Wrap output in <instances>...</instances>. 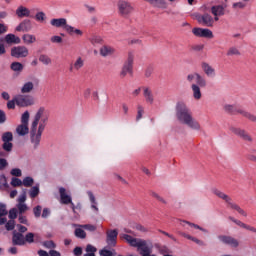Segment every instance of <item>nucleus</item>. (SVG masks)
Instances as JSON below:
<instances>
[{
    "mask_svg": "<svg viewBox=\"0 0 256 256\" xmlns=\"http://www.w3.org/2000/svg\"><path fill=\"white\" fill-rule=\"evenodd\" d=\"M120 239L126 241L130 247H136L141 256H151V247L147 244V240L135 238L129 234H120Z\"/></svg>",
    "mask_w": 256,
    "mask_h": 256,
    "instance_id": "1",
    "label": "nucleus"
},
{
    "mask_svg": "<svg viewBox=\"0 0 256 256\" xmlns=\"http://www.w3.org/2000/svg\"><path fill=\"white\" fill-rule=\"evenodd\" d=\"M6 231H13L12 232V244L23 246L25 245V236L23 233H27V227L23 225H5Z\"/></svg>",
    "mask_w": 256,
    "mask_h": 256,
    "instance_id": "2",
    "label": "nucleus"
},
{
    "mask_svg": "<svg viewBox=\"0 0 256 256\" xmlns=\"http://www.w3.org/2000/svg\"><path fill=\"white\" fill-rule=\"evenodd\" d=\"M34 101L31 98V96L26 95H17L12 100H9L7 103V107L9 109H15V105L17 107H31V105H34Z\"/></svg>",
    "mask_w": 256,
    "mask_h": 256,
    "instance_id": "3",
    "label": "nucleus"
},
{
    "mask_svg": "<svg viewBox=\"0 0 256 256\" xmlns=\"http://www.w3.org/2000/svg\"><path fill=\"white\" fill-rule=\"evenodd\" d=\"M29 117V111H25L21 116V124L16 128V133L21 137L29 133Z\"/></svg>",
    "mask_w": 256,
    "mask_h": 256,
    "instance_id": "4",
    "label": "nucleus"
},
{
    "mask_svg": "<svg viewBox=\"0 0 256 256\" xmlns=\"http://www.w3.org/2000/svg\"><path fill=\"white\" fill-rule=\"evenodd\" d=\"M27 55H29V49L25 46L13 47L11 49V56L16 57V59L25 58Z\"/></svg>",
    "mask_w": 256,
    "mask_h": 256,
    "instance_id": "5",
    "label": "nucleus"
},
{
    "mask_svg": "<svg viewBox=\"0 0 256 256\" xmlns=\"http://www.w3.org/2000/svg\"><path fill=\"white\" fill-rule=\"evenodd\" d=\"M51 25L53 27H63L68 33H73V26L67 25V19L65 18L52 19Z\"/></svg>",
    "mask_w": 256,
    "mask_h": 256,
    "instance_id": "6",
    "label": "nucleus"
},
{
    "mask_svg": "<svg viewBox=\"0 0 256 256\" xmlns=\"http://www.w3.org/2000/svg\"><path fill=\"white\" fill-rule=\"evenodd\" d=\"M193 35L196 37H204L206 39H213V31L207 28H193Z\"/></svg>",
    "mask_w": 256,
    "mask_h": 256,
    "instance_id": "7",
    "label": "nucleus"
},
{
    "mask_svg": "<svg viewBox=\"0 0 256 256\" xmlns=\"http://www.w3.org/2000/svg\"><path fill=\"white\" fill-rule=\"evenodd\" d=\"M117 235H119V232L116 229L107 232L106 243L109 247L117 245Z\"/></svg>",
    "mask_w": 256,
    "mask_h": 256,
    "instance_id": "8",
    "label": "nucleus"
},
{
    "mask_svg": "<svg viewBox=\"0 0 256 256\" xmlns=\"http://www.w3.org/2000/svg\"><path fill=\"white\" fill-rule=\"evenodd\" d=\"M59 193H60L61 203H63L64 205H69V203L72 204L71 196H69V194H67V190L65 188H63V187L60 188ZM72 209L75 213V205L74 204H72Z\"/></svg>",
    "mask_w": 256,
    "mask_h": 256,
    "instance_id": "9",
    "label": "nucleus"
},
{
    "mask_svg": "<svg viewBox=\"0 0 256 256\" xmlns=\"http://www.w3.org/2000/svg\"><path fill=\"white\" fill-rule=\"evenodd\" d=\"M196 19L198 23H202L203 25H207V27H213V17L209 14L197 15Z\"/></svg>",
    "mask_w": 256,
    "mask_h": 256,
    "instance_id": "10",
    "label": "nucleus"
},
{
    "mask_svg": "<svg viewBox=\"0 0 256 256\" xmlns=\"http://www.w3.org/2000/svg\"><path fill=\"white\" fill-rule=\"evenodd\" d=\"M219 239L225 245H230V247H239V241L231 236H219Z\"/></svg>",
    "mask_w": 256,
    "mask_h": 256,
    "instance_id": "11",
    "label": "nucleus"
},
{
    "mask_svg": "<svg viewBox=\"0 0 256 256\" xmlns=\"http://www.w3.org/2000/svg\"><path fill=\"white\" fill-rule=\"evenodd\" d=\"M178 117L180 121H183V123H186L187 125H191V123H193V118L191 117V115H189V112H187L186 110L181 111Z\"/></svg>",
    "mask_w": 256,
    "mask_h": 256,
    "instance_id": "12",
    "label": "nucleus"
},
{
    "mask_svg": "<svg viewBox=\"0 0 256 256\" xmlns=\"http://www.w3.org/2000/svg\"><path fill=\"white\" fill-rule=\"evenodd\" d=\"M43 129H44L43 125H40L36 134L32 132V141L36 145H38L39 141H41V135L43 133Z\"/></svg>",
    "mask_w": 256,
    "mask_h": 256,
    "instance_id": "13",
    "label": "nucleus"
},
{
    "mask_svg": "<svg viewBox=\"0 0 256 256\" xmlns=\"http://www.w3.org/2000/svg\"><path fill=\"white\" fill-rule=\"evenodd\" d=\"M16 15L18 17H29V15H31V11H29V9L20 6L17 10H16Z\"/></svg>",
    "mask_w": 256,
    "mask_h": 256,
    "instance_id": "14",
    "label": "nucleus"
},
{
    "mask_svg": "<svg viewBox=\"0 0 256 256\" xmlns=\"http://www.w3.org/2000/svg\"><path fill=\"white\" fill-rule=\"evenodd\" d=\"M33 89H35V85L33 84V82H26L21 88V93H31Z\"/></svg>",
    "mask_w": 256,
    "mask_h": 256,
    "instance_id": "15",
    "label": "nucleus"
},
{
    "mask_svg": "<svg viewBox=\"0 0 256 256\" xmlns=\"http://www.w3.org/2000/svg\"><path fill=\"white\" fill-rule=\"evenodd\" d=\"M5 41L8 44H11V43H16V44L21 43V39L19 37L15 36V34H8V35H6Z\"/></svg>",
    "mask_w": 256,
    "mask_h": 256,
    "instance_id": "16",
    "label": "nucleus"
},
{
    "mask_svg": "<svg viewBox=\"0 0 256 256\" xmlns=\"http://www.w3.org/2000/svg\"><path fill=\"white\" fill-rule=\"evenodd\" d=\"M24 43H26L27 45H33V43H35V41H37V38L34 35L31 34H25L22 37Z\"/></svg>",
    "mask_w": 256,
    "mask_h": 256,
    "instance_id": "17",
    "label": "nucleus"
},
{
    "mask_svg": "<svg viewBox=\"0 0 256 256\" xmlns=\"http://www.w3.org/2000/svg\"><path fill=\"white\" fill-rule=\"evenodd\" d=\"M85 251H86V253L84 254V256H95V253H97V247H95L91 244H88L86 246Z\"/></svg>",
    "mask_w": 256,
    "mask_h": 256,
    "instance_id": "18",
    "label": "nucleus"
},
{
    "mask_svg": "<svg viewBox=\"0 0 256 256\" xmlns=\"http://www.w3.org/2000/svg\"><path fill=\"white\" fill-rule=\"evenodd\" d=\"M74 235L78 239H85V237H87V233L85 232V230H83V228H76L74 231Z\"/></svg>",
    "mask_w": 256,
    "mask_h": 256,
    "instance_id": "19",
    "label": "nucleus"
},
{
    "mask_svg": "<svg viewBox=\"0 0 256 256\" xmlns=\"http://www.w3.org/2000/svg\"><path fill=\"white\" fill-rule=\"evenodd\" d=\"M112 53L113 48L109 46H103L102 48H100V54L102 55V57H107V55H111Z\"/></svg>",
    "mask_w": 256,
    "mask_h": 256,
    "instance_id": "20",
    "label": "nucleus"
},
{
    "mask_svg": "<svg viewBox=\"0 0 256 256\" xmlns=\"http://www.w3.org/2000/svg\"><path fill=\"white\" fill-rule=\"evenodd\" d=\"M132 71H133V66L131 65V63H128L124 65L120 73L125 77V75H129V73H132Z\"/></svg>",
    "mask_w": 256,
    "mask_h": 256,
    "instance_id": "21",
    "label": "nucleus"
},
{
    "mask_svg": "<svg viewBox=\"0 0 256 256\" xmlns=\"http://www.w3.org/2000/svg\"><path fill=\"white\" fill-rule=\"evenodd\" d=\"M192 90H193L194 98L201 99V89L199 88V86H197V84L192 85Z\"/></svg>",
    "mask_w": 256,
    "mask_h": 256,
    "instance_id": "22",
    "label": "nucleus"
},
{
    "mask_svg": "<svg viewBox=\"0 0 256 256\" xmlns=\"http://www.w3.org/2000/svg\"><path fill=\"white\" fill-rule=\"evenodd\" d=\"M43 247H45L46 249H56L57 248V244H55V242L53 240H47L43 242Z\"/></svg>",
    "mask_w": 256,
    "mask_h": 256,
    "instance_id": "23",
    "label": "nucleus"
},
{
    "mask_svg": "<svg viewBox=\"0 0 256 256\" xmlns=\"http://www.w3.org/2000/svg\"><path fill=\"white\" fill-rule=\"evenodd\" d=\"M24 241H25V243H30V244L35 243V234H33V232H29L24 237Z\"/></svg>",
    "mask_w": 256,
    "mask_h": 256,
    "instance_id": "24",
    "label": "nucleus"
},
{
    "mask_svg": "<svg viewBox=\"0 0 256 256\" xmlns=\"http://www.w3.org/2000/svg\"><path fill=\"white\" fill-rule=\"evenodd\" d=\"M11 69H12V71L21 72V71H23V64H21L20 62H13L11 64Z\"/></svg>",
    "mask_w": 256,
    "mask_h": 256,
    "instance_id": "25",
    "label": "nucleus"
},
{
    "mask_svg": "<svg viewBox=\"0 0 256 256\" xmlns=\"http://www.w3.org/2000/svg\"><path fill=\"white\" fill-rule=\"evenodd\" d=\"M212 13L215 17L223 15V6H214L212 7Z\"/></svg>",
    "mask_w": 256,
    "mask_h": 256,
    "instance_id": "26",
    "label": "nucleus"
},
{
    "mask_svg": "<svg viewBox=\"0 0 256 256\" xmlns=\"http://www.w3.org/2000/svg\"><path fill=\"white\" fill-rule=\"evenodd\" d=\"M2 139L4 143L13 141V133L11 132L4 133L2 136Z\"/></svg>",
    "mask_w": 256,
    "mask_h": 256,
    "instance_id": "27",
    "label": "nucleus"
},
{
    "mask_svg": "<svg viewBox=\"0 0 256 256\" xmlns=\"http://www.w3.org/2000/svg\"><path fill=\"white\" fill-rule=\"evenodd\" d=\"M120 11L124 15H127V13H129V11H131V7L128 4H121L120 5Z\"/></svg>",
    "mask_w": 256,
    "mask_h": 256,
    "instance_id": "28",
    "label": "nucleus"
},
{
    "mask_svg": "<svg viewBox=\"0 0 256 256\" xmlns=\"http://www.w3.org/2000/svg\"><path fill=\"white\" fill-rule=\"evenodd\" d=\"M22 185L24 187H31V185H33V178L31 177H26L23 182H22Z\"/></svg>",
    "mask_w": 256,
    "mask_h": 256,
    "instance_id": "29",
    "label": "nucleus"
},
{
    "mask_svg": "<svg viewBox=\"0 0 256 256\" xmlns=\"http://www.w3.org/2000/svg\"><path fill=\"white\" fill-rule=\"evenodd\" d=\"M11 185L12 187H21V185H23V181L18 178H12Z\"/></svg>",
    "mask_w": 256,
    "mask_h": 256,
    "instance_id": "30",
    "label": "nucleus"
},
{
    "mask_svg": "<svg viewBox=\"0 0 256 256\" xmlns=\"http://www.w3.org/2000/svg\"><path fill=\"white\" fill-rule=\"evenodd\" d=\"M29 29V26L27 22H22L19 24V26L16 28L17 31H27Z\"/></svg>",
    "mask_w": 256,
    "mask_h": 256,
    "instance_id": "31",
    "label": "nucleus"
},
{
    "mask_svg": "<svg viewBox=\"0 0 256 256\" xmlns=\"http://www.w3.org/2000/svg\"><path fill=\"white\" fill-rule=\"evenodd\" d=\"M7 213V206H5V204H0V217H5Z\"/></svg>",
    "mask_w": 256,
    "mask_h": 256,
    "instance_id": "32",
    "label": "nucleus"
},
{
    "mask_svg": "<svg viewBox=\"0 0 256 256\" xmlns=\"http://www.w3.org/2000/svg\"><path fill=\"white\" fill-rule=\"evenodd\" d=\"M100 255L101 256H114L113 251L107 250V249L100 250Z\"/></svg>",
    "mask_w": 256,
    "mask_h": 256,
    "instance_id": "33",
    "label": "nucleus"
},
{
    "mask_svg": "<svg viewBox=\"0 0 256 256\" xmlns=\"http://www.w3.org/2000/svg\"><path fill=\"white\" fill-rule=\"evenodd\" d=\"M9 219H17V208H12L9 211Z\"/></svg>",
    "mask_w": 256,
    "mask_h": 256,
    "instance_id": "34",
    "label": "nucleus"
},
{
    "mask_svg": "<svg viewBox=\"0 0 256 256\" xmlns=\"http://www.w3.org/2000/svg\"><path fill=\"white\" fill-rule=\"evenodd\" d=\"M73 253L75 256H82L83 255V248L77 246L74 248Z\"/></svg>",
    "mask_w": 256,
    "mask_h": 256,
    "instance_id": "35",
    "label": "nucleus"
},
{
    "mask_svg": "<svg viewBox=\"0 0 256 256\" xmlns=\"http://www.w3.org/2000/svg\"><path fill=\"white\" fill-rule=\"evenodd\" d=\"M82 227L86 231H90V232L97 231V226L95 225H83Z\"/></svg>",
    "mask_w": 256,
    "mask_h": 256,
    "instance_id": "36",
    "label": "nucleus"
},
{
    "mask_svg": "<svg viewBox=\"0 0 256 256\" xmlns=\"http://www.w3.org/2000/svg\"><path fill=\"white\" fill-rule=\"evenodd\" d=\"M17 207H18L19 213H25V211H27L26 203L18 204Z\"/></svg>",
    "mask_w": 256,
    "mask_h": 256,
    "instance_id": "37",
    "label": "nucleus"
},
{
    "mask_svg": "<svg viewBox=\"0 0 256 256\" xmlns=\"http://www.w3.org/2000/svg\"><path fill=\"white\" fill-rule=\"evenodd\" d=\"M196 79H197L198 85H200L201 87H204L205 79H203V77H201V75L199 74H196Z\"/></svg>",
    "mask_w": 256,
    "mask_h": 256,
    "instance_id": "38",
    "label": "nucleus"
},
{
    "mask_svg": "<svg viewBox=\"0 0 256 256\" xmlns=\"http://www.w3.org/2000/svg\"><path fill=\"white\" fill-rule=\"evenodd\" d=\"M41 211H42L41 206H36L33 209V213H34L35 217H41Z\"/></svg>",
    "mask_w": 256,
    "mask_h": 256,
    "instance_id": "39",
    "label": "nucleus"
},
{
    "mask_svg": "<svg viewBox=\"0 0 256 256\" xmlns=\"http://www.w3.org/2000/svg\"><path fill=\"white\" fill-rule=\"evenodd\" d=\"M39 195V188L38 187H33L31 192H30V197L35 198Z\"/></svg>",
    "mask_w": 256,
    "mask_h": 256,
    "instance_id": "40",
    "label": "nucleus"
},
{
    "mask_svg": "<svg viewBox=\"0 0 256 256\" xmlns=\"http://www.w3.org/2000/svg\"><path fill=\"white\" fill-rule=\"evenodd\" d=\"M11 175H13L14 177H21V169L19 168L12 169Z\"/></svg>",
    "mask_w": 256,
    "mask_h": 256,
    "instance_id": "41",
    "label": "nucleus"
},
{
    "mask_svg": "<svg viewBox=\"0 0 256 256\" xmlns=\"http://www.w3.org/2000/svg\"><path fill=\"white\" fill-rule=\"evenodd\" d=\"M74 67H75L76 69H81V67H83V59L78 58V59L76 60V62L74 63Z\"/></svg>",
    "mask_w": 256,
    "mask_h": 256,
    "instance_id": "42",
    "label": "nucleus"
},
{
    "mask_svg": "<svg viewBox=\"0 0 256 256\" xmlns=\"http://www.w3.org/2000/svg\"><path fill=\"white\" fill-rule=\"evenodd\" d=\"M3 149L5 151H11V149H13V144L11 142H4Z\"/></svg>",
    "mask_w": 256,
    "mask_h": 256,
    "instance_id": "43",
    "label": "nucleus"
},
{
    "mask_svg": "<svg viewBox=\"0 0 256 256\" xmlns=\"http://www.w3.org/2000/svg\"><path fill=\"white\" fill-rule=\"evenodd\" d=\"M25 201H27V194L23 193L18 198V204L25 203Z\"/></svg>",
    "mask_w": 256,
    "mask_h": 256,
    "instance_id": "44",
    "label": "nucleus"
},
{
    "mask_svg": "<svg viewBox=\"0 0 256 256\" xmlns=\"http://www.w3.org/2000/svg\"><path fill=\"white\" fill-rule=\"evenodd\" d=\"M204 71H205L206 75H213V72H214L213 68H211V66H209V65H206L204 67Z\"/></svg>",
    "mask_w": 256,
    "mask_h": 256,
    "instance_id": "45",
    "label": "nucleus"
},
{
    "mask_svg": "<svg viewBox=\"0 0 256 256\" xmlns=\"http://www.w3.org/2000/svg\"><path fill=\"white\" fill-rule=\"evenodd\" d=\"M7 186V178L3 175H0V187Z\"/></svg>",
    "mask_w": 256,
    "mask_h": 256,
    "instance_id": "46",
    "label": "nucleus"
},
{
    "mask_svg": "<svg viewBox=\"0 0 256 256\" xmlns=\"http://www.w3.org/2000/svg\"><path fill=\"white\" fill-rule=\"evenodd\" d=\"M52 43H62L63 42V38H61V36H54L51 38Z\"/></svg>",
    "mask_w": 256,
    "mask_h": 256,
    "instance_id": "47",
    "label": "nucleus"
},
{
    "mask_svg": "<svg viewBox=\"0 0 256 256\" xmlns=\"http://www.w3.org/2000/svg\"><path fill=\"white\" fill-rule=\"evenodd\" d=\"M37 21H45V13L39 12L36 14Z\"/></svg>",
    "mask_w": 256,
    "mask_h": 256,
    "instance_id": "48",
    "label": "nucleus"
},
{
    "mask_svg": "<svg viewBox=\"0 0 256 256\" xmlns=\"http://www.w3.org/2000/svg\"><path fill=\"white\" fill-rule=\"evenodd\" d=\"M7 167V160L0 158V170L5 169Z\"/></svg>",
    "mask_w": 256,
    "mask_h": 256,
    "instance_id": "49",
    "label": "nucleus"
},
{
    "mask_svg": "<svg viewBox=\"0 0 256 256\" xmlns=\"http://www.w3.org/2000/svg\"><path fill=\"white\" fill-rule=\"evenodd\" d=\"M40 61H41L42 63H44V65H49V63H51V59H49V58H47V57H45V56H42V57L40 58Z\"/></svg>",
    "mask_w": 256,
    "mask_h": 256,
    "instance_id": "50",
    "label": "nucleus"
},
{
    "mask_svg": "<svg viewBox=\"0 0 256 256\" xmlns=\"http://www.w3.org/2000/svg\"><path fill=\"white\" fill-rule=\"evenodd\" d=\"M137 231H141L142 233H147V229L143 225H136Z\"/></svg>",
    "mask_w": 256,
    "mask_h": 256,
    "instance_id": "51",
    "label": "nucleus"
},
{
    "mask_svg": "<svg viewBox=\"0 0 256 256\" xmlns=\"http://www.w3.org/2000/svg\"><path fill=\"white\" fill-rule=\"evenodd\" d=\"M49 255L50 256H61V252L53 249V250L49 251Z\"/></svg>",
    "mask_w": 256,
    "mask_h": 256,
    "instance_id": "52",
    "label": "nucleus"
},
{
    "mask_svg": "<svg viewBox=\"0 0 256 256\" xmlns=\"http://www.w3.org/2000/svg\"><path fill=\"white\" fill-rule=\"evenodd\" d=\"M243 229H247V231H253L256 233V229L253 226L250 225H242Z\"/></svg>",
    "mask_w": 256,
    "mask_h": 256,
    "instance_id": "53",
    "label": "nucleus"
},
{
    "mask_svg": "<svg viewBox=\"0 0 256 256\" xmlns=\"http://www.w3.org/2000/svg\"><path fill=\"white\" fill-rule=\"evenodd\" d=\"M49 213H50L49 209L48 208H44L43 212H42V217H44V219L49 217Z\"/></svg>",
    "mask_w": 256,
    "mask_h": 256,
    "instance_id": "54",
    "label": "nucleus"
},
{
    "mask_svg": "<svg viewBox=\"0 0 256 256\" xmlns=\"http://www.w3.org/2000/svg\"><path fill=\"white\" fill-rule=\"evenodd\" d=\"M18 219H19V223H22V224L27 223V218L25 216L20 215Z\"/></svg>",
    "mask_w": 256,
    "mask_h": 256,
    "instance_id": "55",
    "label": "nucleus"
},
{
    "mask_svg": "<svg viewBox=\"0 0 256 256\" xmlns=\"http://www.w3.org/2000/svg\"><path fill=\"white\" fill-rule=\"evenodd\" d=\"M8 251L11 255H17V247H11Z\"/></svg>",
    "mask_w": 256,
    "mask_h": 256,
    "instance_id": "56",
    "label": "nucleus"
},
{
    "mask_svg": "<svg viewBox=\"0 0 256 256\" xmlns=\"http://www.w3.org/2000/svg\"><path fill=\"white\" fill-rule=\"evenodd\" d=\"M0 123H5V112L0 111Z\"/></svg>",
    "mask_w": 256,
    "mask_h": 256,
    "instance_id": "57",
    "label": "nucleus"
},
{
    "mask_svg": "<svg viewBox=\"0 0 256 256\" xmlns=\"http://www.w3.org/2000/svg\"><path fill=\"white\" fill-rule=\"evenodd\" d=\"M38 255H39V256H49L50 254L47 253V251H45V250H39V251H38Z\"/></svg>",
    "mask_w": 256,
    "mask_h": 256,
    "instance_id": "58",
    "label": "nucleus"
},
{
    "mask_svg": "<svg viewBox=\"0 0 256 256\" xmlns=\"http://www.w3.org/2000/svg\"><path fill=\"white\" fill-rule=\"evenodd\" d=\"M2 97L5 99V101H9V99L11 98V97L9 96V93H7V92H3V93H2Z\"/></svg>",
    "mask_w": 256,
    "mask_h": 256,
    "instance_id": "59",
    "label": "nucleus"
},
{
    "mask_svg": "<svg viewBox=\"0 0 256 256\" xmlns=\"http://www.w3.org/2000/svg\"><path fill=\"white\" fill-rule=\"evenodd\" d=\"M7 31V27H5L3 24H0V34H3Z\"/></svg>",
    "mask_w": 256,
    "mask_h": 256,
    "instance_id": "60",
    "label": "nucleus"
},
{
    "mask_svg": "<svg viewBox=\"0 0 256 256\" xmlns=\"http://www.w3.org/2000/svg\"><path fill=\"white\" fill-rule=\"evenodd\" d=\"M5 224H7V218L1 216L0 217V225H5Z\"/></svg>",
    "mask_w": 256,
    "mask_h": 256,
    "instance_id": "61",
    "label": "nucleus"
},
{
    "mask_svg": "<svg viewBox=\"0 0 256 256\" xmlns=\"http://www.w3.org/2000/svg\"><path fill=\"white\" fill-rule=\"evenodd\" d=\"M0 55H5V45L0 44Z\"/></svg>",
    "mask_w": 256,
    "mask_h": 256,
    "instance_id": "62",
    "label": "nucleus"
},
{
    "mask_svg": "<svg viewBox=\"0 0 256 256\" xmlns=\"http://www.w3.org/2000/svg\"><path fill=\"white\" fill-rule=\"evenodd\" d=\"M192 241H194V243H197V245H203V241H201L195 237L192 238Z\"/></svg>",
    "mask_w": 256,
    "mask_h": 256,
    "instance_id": "63",
    "label": "nucleus"
},
{
    "mask_svg": "<svg viewBox=\"0 0 256 256\" xmlns=\"http://www.w3.org/2000/svg\"><path fill=\"white\" fill-rule=\"evenodd\" d=\"M89 197H90L91 203L95 204V196L93 195V193H89Z\"/></svg>",
    "mask_w": 256,
    "mask_h": 256,
    "instance_id": "64",
    "label": "nucleus"
}]
</instances>
